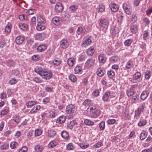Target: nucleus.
I'll list each match as a JSON object with an SVG mask.
<instances>
[{"label": "nucleus", "instance_id": "bb28decb", "mask_svg": "<svg viewBox=\"0 0 152 152\" xmlns=\"http://www.w3.org/2000/svg\"><path fill=\"white\" fill-rule=\"evenodd\" d=\"M37 103V102L35 101H30L27 102L26 104L28 108H30L36 104Z\"/></svg>", "mask_w": 152, "mask_h": 152}, {"label": "nucleus", "instance_id": "0eeeda50", "mask_svg": "<svg viewBox=\"0 0 152 152\" xmlns=\"http://www.w3.org/2000/svg\"><path fill=\"white\" fill-rule=\"evenodd\" d=\"M98 59L99 63L104 64L106 62L107 58L105 55L102 53L99 55Z\"/></svg>", "mask_w": 152, "mask_h": 152}, {"label": "nucleus", "instance_id": "cd10ccee", "mask_svg": "<svg viewBox=\"0 0 152 152\" xmlns=\"http://www.w3.org/2000/svg\"><path fill=\"white\" fill-rule=\"evenodd\" d=\"M75 59L73 58H69L67 60V62L69 66H72L74 64Z\"/></svg>", "mask_w": 152, "mask_h": 152}, {"label": "nucleus", "instance_id": "4be33fe9", "mask_svg": "<svg viewBox=\"0 0 152 152\" xmlns=\"http://www.w3.org/2000/svg\"><path fill=\"white\" fill-rule=\"evenodd\" d=\"M95 52L94 48L93 47H91L87 50L86 52L88 55L92 56Z\"/></svg>", "mask_w": 152, "mask_h": 152}, {"label": "nucleus", "instance_id": "0e129e2a", "mask_svg": "<svg viewBox=\"0 0 152 152\" xmlns=\"http://www.w3.org/2000/svg\"><path fill=\"white\" fill-rule=\"evenodd\" d=\"M99 91L98 89L95 90L92 93V94L94 96H97L99 95Z\"/></svg>", "mask_w": 152, "mask_h": 152}, {"label": "nucleus", "instance_id": "20e7f679", "mask_svg": "<svg viewBox=\"0 0 152 152\" xmlns=\"http://www.w3.org/2000/svg\"><path fill=\"white\" fill-rule=\"evenodd\" d=\"M75 106L72 104H70L66 107V112L68 114H71L74 113L75 111Z\"/></svg>", "mask_w": 152, "mask_h": 152}, {"label": "nucleus", "instance_id": "a18cd8bd", "mask_svg": "<svg viewBox=\"0 0 152 152\" xmlns=\"http://www.w3.org/2000/svg\"><path fill=\"white\" fill-rule=\"evenodd\" d=\"M77 7L75 5H72L70 6L69 8V10L72 12H75L77 9Z\"/></svg>", "mask_w": 152, "mask_h": 152}, {"label": "nucleus", "instance_id": "37998d69", "mask_svg": "<svg viewBox=\"0 0 152 152\" xmlns=\"http://www.w3.org/2000/svg\"><path fill=\"white\" fill-rule=\"evenodd\" d=\"M84 123L86 125L89 126H92L94 124L93 122L87 119L85 120Z\"/></svg>", "mask_w": 152, "mask_h": 152}, {"label": "nucleus", "instance_id": "9b49d317", "mask_svg": "<svg viewBox=\"0 0 152 152\" xmlns=\"http://www.w3.org/2000/svg\"><path fill=\"white\" fill-rule=\"evenodd\" d=\"M46 37V34L44 33H37L36 34L37 39L40 41H42L45 39Z\"/></svg>", "mask_w": 152, "mask_h": 152}, {"label": "nucleus", "instance_id": "bf43d9fd", "mask_svg": "<svg viewBox=\"0 0 152 152\" xmlns=\"http://www.w3.org/2000/svg\"><path fill=\"white\" fill-rule=\"evenodd\" d=\"M42 131L39 129H37L35 131V134L36 136H39L42 134Z\"/></svg>", "mask_w": 152, "mask_h": 152}, {"label": "nucleus", "instance_id": "8fccbe9b", "mask_svg": "<svg viewBox=\"0 0 152 152\" xmlns=\"http://www.w3.org/2000/svg\"><path fill=\"white\" fill-rule=\"evenodd\" d=\"M141 76V73L139 72H137L134 74V80H137L140 78Z\"/></svg>", "mask_w": 152, "mask_h": 152}, {"label": "nucleus", "instance_id": "4d7b16f0", "mask_svg": "<svg viewBox=\"0 0 152 152\" xmlns=\"http://www.w3.org/2000/svg\"><path fill=\"white\" fill-rule=\"evenodd\" d=\"M33 80L37 83H40L42 82V81L39 77H36L33 78Z\"/></svg>", "mask_w": 152, "mask_h": 152}, {"label": "nucleus", "instance_id": "2eb2a0df", "mask_svg": "<svg viewBox=\"0 0 152 152\" xmlns=\"http://www.w3.org/2000/svg\"><path fill=\"white\" fill-rule=\"evenodd\" d=\"M109 7L112 11L113 12L117 11L119 9L118 5L116 4L111 3L110 4Z\"/></svg>", "mask_w": 152, "mask_h": 152}, {"label": "nucleus", "instance_id": "aec40b11", "mask_svg": "<svg viewBox=\"0 0 152 152\" xmlns=\"http://www.w3.org/2000/svg\"><path fill=\"white\" fill-rule=\"evenodd\" d=\"M75 73L76 74H81L83 72L82 67L80 66H77L74 69Z\"/></svg>", "mask_w": 152, "mask_h": 152}, {"label": "nucleus", "instance_id": "4c0bfd02", "mask_svg": "<svg viewBox=\"0 0 152 152\" xmlns=\"http://www.w3.org/2000/svg\"><path fill=\"white\" fill-rule=\"evenodd\" d=\"M115 75V72L113 70H110L107 71V75L109 77L111 78Z\"/></svg>", "mask_w": 152, "mask_h": 152}, {"label": "nucleus", "instance_id": "49530a36", "mask_svg": "<svg viewBox=\"0 0 152 152\" xmlns=\"http://www.w3.org/2000/svg\"><path fill=\"white\" fill-rule=\"evenodd\" d=\"M118 59V57L117 56L112 57L110 59V61L112 63L117 62Z\"/></svg>", "mask_w": 152, "mask_h": 152}, {"label": "nucleus", "instance_id": "7ed1b4c3", "mask_svg": "<svg viewBox=\"0 0 152 152\" xmlns=\"http://www.w3.org/2000/svg\"><path fill=\"white\" fill-rule=\"evenodd\" d=\"M145 104L144 103H142L141 104L140 107H139L137 110L135 111L134 117H139L142 112L144 108Z\"/></svg>", "mask_w": 152, "mask_h": 152}, {"label": "nucleus", "instance_id": "c85d7f7f", "mask_svg": "<svg viewBox=\"0 0 152 152\" xmlns=\"http://www.w3.org/2000/svg\"><path fill=\"white\" fill-rule=\"evenodd\" d=\"M61 136L63 138L67 139L69 137V134L66 131H63L61 134Z\"/></svg>", "mask_w": 152, "mask_h": 152}, {"label": "nucleus", "instance_id": "680f3d73", "mask_svg": "<svg viewBox=\"0 0 152 152\" xmlns=\"http://www.w3.org/2000/svg\"><path fill=\"white\" fill-rule=\"evenodd\" d=\"M133 66L132 62L131 61H129L127 63L126 67L127 69L132 68Z\"/></svg>", "mask_w": 152, "mask_h": 152}, {"label": "nucleus", "instance_id": "393cba45", "mask_svg": "<svg viewBox=\"0 0 152 152\" xmlns=\"http://www.w3.org/2000/svg\"><path fill=\"white\" fill-rule=\"evenodd\" d=\"M48 132V135L50 137H54L56 134V131L52 129L49 130Z\"/></svg>", "mask_w": 152, "mask_h": 152}, {"label": "nucleus", "instance_id": "13d9d810", "mask_svg": "<svg viewBox=\"0 0 152 152\" xmlns=\"http://www.w3.org/2000/svg\"><path fill=\"white\" fill-rule=\"evenodd\" d=\"M18 80H17L15 79L14 78H12L9 81V83L10 84L12 85L16 84L18 82Z\"/></svg>", "mask_w": 152, "mask_h": 152}, {"label": "nucleus", "instance_id": "6ab92c4d", "mask_svg": "<svg viewBox=\"0 0 152 152\" xmlns=\"http://www.w3.org/2000/svg\"><path fill=\"white\" fill-rule=\"evenodd\" d=\"M110 95V92L108 91H106L102 96V100L104 102H107L108 100L109 96Z\"/></svg>", "mask_w": 152, "mask_h": 152}, {"label": "nucleus", "instance_id": "e433bc0d", "mask_svg": "<svg viewBox=\"0 0 152 152\" xmlns=\"http://www.w3.org/2000/svg\"><path fill=\"white\" fill-rule=\"evenodd\" d=\"M83 28L85 34H86L88 32L90 31L91 30V28L88 25L85 26Z\"/></svg>", "mask_w": 152, "mask_h": 152}, {"label": "nucleus", "instance_id": "c756f323", "mask_svg": "<svg viewBox=\"0 0 152 152\" xmlns=\"http://www.w3.org/2000/svg\"><path fill=\"white\" fill-rule=\"evenodd\" d=\"M12 118L13 121L17 124L20 123L21 118L18 115H14Z\"/></svg>", "mask_w": 152, "mask_h": 152}, {"label": "nucleus", "instance_id": "5701e85b", "mask_svg": "<svg viewBox=\"0 0 152 152\" xmlns=\"http://www.w3.org/2000/svg\"><path fill=\"white\" fill-rule=\"evenodd\" d=\"M66 120V117L64 115H62L60 116L56 121V122L58 123L62 124L64 123Z\"/></svg>", "mask_w": 152, "mask_h": 152}, {"label": "nucleus", "instance_id": "774afa93", "mask_svg": "<svg viewBox=\"0 0 152 152\" xmlns=\"http://www.w3.org/2000/svg\"><path fill=\"white\" fill-rule=\"evenodd\" d=\"M132 40L131 39H129L126 40L124 42L125 45L126 46H129L131 43L132 42Z\"/></svg>", "mask_w": 152, "mask_h": 152}, {"label": "nucleus", "instance_id": "412c9836", "mask_svg": "<svg viewBox=\"0 0 152 152\" xmlns=\"http://www.w3.org/2000/svg\"><path fill=\"white\" fill-rule=\"evenodd\" d=\"M149 94L147 90H145L142 92L140 96L141 99L144 100L146 99Z\"/></svg>", "mask_w": 152, "mask_h": 152}, {"label": "nucleus", "instance_id": "72a5a7b5", "mask_svg": "<svg viewBox=\"0 0 152 152\" xmlns=\"http://www.w3.org/2000/svg\"><path fill=\"white\" fill-rule=\"evenodd\" d=\"M86 58V54L83 53L80 55L79 60L80 61H84Z\"/></svg>", "mask_w": 152, "mask_h": 152}, {"label": "nucleus", "instance_id": "a211bd4d", "mask_svg": "<svg viewBox=\"0 0 152 152\" xmlns=\"http://www.w3.org/2000/svg\"><path fill=\"white\" fill-rule=\"evenodd\" d=\"M38 23L44 25L46 22V20L42 16H39L37 17Z\"/></svg>", "mask_w": 152, "mask_h": 152}, {"label": "nucleus", "instance_id": "c03bdc74", "mask_svg": "<svg viewBox=\"0 0 152 152\" xmlns=\"http://www.w3.org/2000/svg\"><path fill=\"white\" fill-rule=\"evenodd\" d=\"M40 108V106L39 105H37L36 106H34L31 110L30 112L31 113H34L36 112L37 110H39Z\"/></svg>", "mask_w": 152, "mask_h": 152}, {"label": "nucleus", "instance_id": "b1692460", "mask_svg": "<svg viewBox=\"0 0 152 152\" xmlns=\"http://www.w3.org/2000/svg\"><path fill=\"white\" fill-rule=\"evenodd\" d=\"M53 23L56 26H58L60 24L59 19L57 17H53L52 20Z\"/></svg>", "mask_w": 152, "mask_h": 152}, {"label": "nucleus", "instance_id": "052dcab7", "mask_svg": "<svg viewBox=\"0 0 152 152\" xmlns=\"http://www.w3.org/2000/svg\"><path fill=\"white\" fill-rule=\"evenodd\" d=\"M119 32V31L118 28L115 27L112 31V34L114 36H115Z\"/></svg>", "mask_w": 152, "mask_h": 152}, {"label": "nucleus", "instance_id": "ddd939ff", "mask_svg": "<svg viewBox=\"0 0 152 152\" xmlns=\"http://www.w3.org/2000/svg\"><path fill=\"white\" fill-rule=\"evenodd\" d=\"M123 8L126 14L129 15L131 14V10L129 6L126 3H124L123 4Z\"/></svg>", "mask_w": 152, "mask_h": 152}, {"label": "nucleus", "instance_id": "473e14b6", "mask_svg": "<svg viewBox=\"0 0 152 152\" xmlns=\"http://www.w3.org/2000/svg\"><path fill=\"white\" fill-rule=\"evenodd\" d=\"M43 148V147L39 145H36L35 146V150L36 152H41Z\"/></svg>", "mask_w": 152, "mask_h": 152}, {"label": "nucleus", "instance_id": "338daca9", "mask_svg": "<svg viewBox=\"0 0 152 152\" xmlns=\"http://www.w3.org/2000/svg\"><path fill=\"white\" fill-rule=\"evenodd\" d=\"M26 12L27 13L28 15L33 14L35 13V10L34 9H30L28 10Z\"/></svg>", "mask_w": 152, "mask_h": 152}, {"label": "nucleus", "instance_id": "dca6fc26", "mask_svg": "<svg viewBox=\"0 0 152 152\" xmlns=\"http://www.w3.org/2000/svg\"><path fill=\"white\" fill-rule=\"evenodd\" d=\"M24 39L25 38L23 36H18L16 38L15 42L17 44H20L23 42Z\"/></svg>", "mask_w": 152, "mask_h": 152}, {"label": "nucleus", "instance_id": "f257e3e1", "mask_svg": "<svg viewBox=\"0 0 152 152\" xmlns=\"http://www.w3.org/2000/svg\"><path fill=\"white\" fill-rule=\"evenodd\" d=\"M35 71L41 76L45 80L50 79L52 77V73L51 72L43 71L41 67L37 66L35 69Z\"/></svg>", "mask_w": 152, "mask_h": 152}, {"label": "nucleus", "instance_id": "de8ad7c7", "mask_svg": "<svg viewBox=\"0 0 152 152\" xmlns=\"http://www.w3.org/2000/svg\"><path fill=\"white\" fill-rule=\"evenodd\" d=\"M69 79L72 82H75L76 80V78L75 75L71 74L69 76Z\"/></svg>", "mask_w": 152, "mask_h": 152}, {"label": "nucleus", "instance_id": "1a4fd4ad", "mask_svg": "<svg viewBox=\"0 0 152 152\" xmlns=\"http://www.w3.org/2000/svg\"><path fill=\"white\" fill-rule=\"evenodd\" d=\"M69 42L66 39H63L60 42V45L62 48H66L68 46Z\"/></svg>", "mask_w": 152, "mask_h": 152}, {"label": "nucleus", "instance_id": "58836bf2", "mask_svg": "<svg viewBox=\"0 0 152 152\" xmlns=\"http://www.w3.org/2000/svg\"><path fill=\"white\" fill-rule=\"evenodd\" d=\"M77 124L76 121L75 120H73L71 121L69 124L68 125V127L70 129H72L73 127V126Z\"/></svg>", "mask_w": 152, "mask_h": 152}, {"label": "nucleus", "instance_id": "c9c22d12", "mask_svg": "<svg viewBox=\"0 0 152 152\" xmlns=\"http://www.w3.org/2000/svg\"><path fill=\"white\" fill-rule=\"evenodd\" d=\"M49 115L51 118H54L57 115V113L55 110H53L50 112Z\"/></svg>", "mask_w": 152, "mask_h": 152}, {"label": "nucleus", "instance_id": "5fc2aeb1", "mask_svg": "<svg viewBox=\"0 0 152 152\" xmlns=\"http://www.w3.org/2000/svg\"><path fill=\"white\" fill-rule=\"evenodd\" d=\"M99 128L101 130H103L105 128V122L104 121L101 122L99 124Z\"/></svg>", "mask_w": 152, "mask_h": 152}, {"label": "nucleus", "instance_id": "6e6d98bb", "mask_svg": "<svg viewBox=\"0 0 152 152\" xmlns=\"http://www.w3.org/2000/svg\"><path fill=\"white\" fill-rule=\"evenodd\" d=\"M144 75L145 79L147 80L149 79L151 76L150 71H146L145 72Z\"/></svg>", "mask_w": 152, "mask_h": 152}, {"label": "nucleus", "instance_id": "f8f14e48", "mask_svg": "<svg viewBox=\"0 0 152 152\" xmlns=\"http://www.w3.org/2000/svg\"><path fill=\"white\" fill-rule=\"evenodd\" d=\"M55 9L56 12H62L63 10V7L62 4L58 2L57 3L55 7Z\"/></svg>", "mask_w": 152, "mask_h": 152}, {"label": "nucleus", "instance_id": "6e6552de", "mask_svg": "<svg viewBox=\"0 0 152 152\" xmlns=\"http://www.w3.org/2000/svg\"><path fill=\"white\" fill-rule=\"evenodd\" d=\"M95 61L94 58H91L87 60L86 63V65L88 68L90 67L94 64Z\"/></svg>", "mask_w": 152, "mask_h": 152}, {"label": "nucleus", "instance_id": "9d476101", "mask_svg": "<svg viewBox=\"0 0 152 152\" xmlns=\"http://www.w3.org/2000/svg\"><path fill=\"white\" fill-rule=\"evenodd\" d=\"M47 48V46L45 44L39 45L37 48V51L39 52H42L45 51Z\"/></svg>", "mask_w": 152, "mask_h": 152}, {"label": "nucleus", "instance_id": "a878e982", "mask_svg": "<svg viewBox=\"0 0 152 152\" xmlns=\"http://www.w3.org/2000/svg\"><path fill=\"white\" fill-rule=\"evenodd\" d=\"M77 33L79 35L81 34L85 35L84 28L82 27H78L77 30Z\"/></svg>", "mask_w": 152, "mask_h": 152}, {"label": "nucleus", "instance_id": "2f4dec72", "mask_svg": "<svg viewBox=\"0 0 152 152\" xmlns=\"http://www.w3.org/2000/svg\"><path fill=\"white\" fill-rule=\"evenodd\" d=\"M45 28L44 25L38 23L36 26V29L38 31H41L44 30Z\"/></svg>", "mask_w": 152, "mask_h": 152}, {"label": "nucleus", "instance_id": "7c9ffc66", "mask_svg": "<svg viewBox=\"0 0 152 152\" xmlns=\"http://www.w3.org/2000/svg\"><path fill=\"white\" fill-rule=\"evenodd\" d=\"M6 63L7 65L9 66H13L15 64V61L11 59L7 61Z\"/></svg>", "mask_w": 152, "mask_h": 152}, {"label": "nucleus", "instance_id": "a19ab883", "mask_svg": "<svg viewBox=\"0 0 152 152\" xmlns=\"http://www.w3.org/2000/svg\"><path fill=\"white\" fill-rule=\"evenodd\" d=\"M139 95L136 94L134 96V103H139L140 100L139 99Z\"/></svg>", "mask_w": 152, "mask_h": 152}, {"label": "nucleus", "instance_id": "4468645a", "mask_svg": "<svg viewBox=\"0 0 152 152\" xmlns=\"http://www.w3.org/2000/svg\"><path fill=\"white\" fill-rule=\"evenodd\" d=\"M58 141L54 140L51 141L48 145V147L49 148H52L56 146L58 144Z\"/></svg>", "mask_w": 152, "mask_h": 152}, {"label": "nucleus", "instance_id": "69168bd1", "mask_svg": "<svg viewBox=\"0 0 152 152\" xmlns=\"http://www.w3.org/2000/svg\"><path fill=\"white\" fill-rule=\"evenodd\" d=\"M40 57L39 55H36L33 56L31 58L34 61H37L39 60Z\"/></svg>", "mask_w": 152, "mask_h": 152}, {"label": "nucleus", "instance_id": "423d86ee", "mask_svg": "<svg viewBox=\"0 0 152 152\" xmlns=\"http://www.w3.org/2000/svg\"><path fill=\"white\" fill-rule=\"evenodd\" d=\"M92 41V39L91 37H90L83 41L82 44V46L84 47H86V46H88L90 44Z\"/></svg>", "mask_w": 152, "mask_h": 152}, {"label": "nucleus", "instance_id": "e2e57ef3", "mask_svg": "<svg viewBox=\"0 0 152 152\" xmlns=\"http://www.w3.org/2000/svg\"><path fill=\"white\" fill-rule=\"evenodd\" d=\"M67 149L68 150H73L74 147L73 146L71 143L68 144L66 146Z\"/></svg>", "mask_w": 152, "mask_h": 152}, {"label": "nucleus", "instance_id": "09e8293b", "mask_svg": "<svg viewBox=\"0 0 152 152\" xmlns=\"http://www.w3.org/2000/svg\"><path fill=\"white\" fill-rule=\"evenodd\" d=\"M28 149L26 146H23L18 150V152H27Z\"/></svg>", "mask_w": 152, "mask_h": 152}, {"label": "nucleus", "instance_id": "f3484780", "mask_svg": "<svg viewBox=\"0 0 152 152\" xmlns=\"http://www.w3.org/2000/svg\"><path fill=\"white\" fill-rule=\"evenodd\" d=\"M104 68L102 67L99 68L96 71V74L99 77L103 76L105 74V72L103 71Z\"/></svg>", "mask_w": 152, "mask_h": 152}, {"label": "nucleus", "instance_id": "79ce46f5", "mask_svg": "<svg viewBox=\"0 0 152 152\" xmlns=\"http://www.w3.org/2000/svg\"><path fill=\"white\" fill-rule=\"evenodd\" d=\"M20 28L23 30H25L27 28V25L25 23H20L19 25Z\"/></svg>", "mask_w": 152, "mask_h": 152}, {"label": "nucleus", "instance_id": "f03ea898", "mask_svg": "<svg viewBox=\"0 0 152 152\" xmlns=\"http://www.w3.org/2000/svg\"><path fill=\"white\" fill-rule=\"evenodd\" d=\"M109 24L108 21L104 18L101 19L99 23V25L101 27L102 30L104 31H106L107 29Z\"/></svg>", "mask_w": 152, "mask_h": 152}, {"label": "nucleus", "instance_id": "3c124183", "mask_svg": "<svg viewBox=\"0 0 152 152\" xmlns=\"http://www.w3.org/2000/svg\"><path fill=\"white\" fill-rule=\"evenodd\" d=\"M133 87H131L130 89L129 90H128L127 91V94L128 96H132L133 95Z\"/></svg>", "mask_w": 152, "mask_h": 152}, {"label": "nucleus", "instance_id": "39448f33", "mask_svg": "<svg viewBox=\"0 0 152 152\" xmlns=\"http://www.w3.org/2000/svg\"><path fill=\"white\" fill-rule=\"evenodd\" d=\"M100 111L98 109H97L92 112H91L90 114V116L92 118H96L98 117L100 114Z\"/></svg>", "mask_w": 152, "mask_h": 152}, {"label": "nucleus", "instance_id": "f704fd0d", "mask_svg": "<svg viewBox=\"0 0 152 152\" xmlns=\"http://www.w3.org/2000/svg\"><path fill=\"white\" fill-rule=\"evenodd\" d=\"M36 24V18L35 17H33L31 19L30 24L32 27H34Z\"/></svg>", "mask_w": 152, "mask_h": 152}, {"label": "nucleus", "instance_id": "864d4df0", "mask_svg": "<svg viewBox=\"0 0 152 152\" xmlns=\"http://www.w3.org/2000/svg\"><path fill=\"white\" fill-rule=\"evenodd\" d=\"M91 102V101L90 100L88 99H86L83 102V105L86 106H88L90 104Z\"/></svg>", "mask_w": 152, "mask_h": 152}, {"label": "nucleus", "instance_id": "ea45409f", "mask_svg": "<svg viewBox=\"0 0 152 152\" xmlns=\"http://www.w3.org/2000/svg\"><path fill=\"white\" fill-rule=\"evenodd\" d=\"M147 135V134L145 131H144L141 133L140 138L141 140H143L145 139Z\"/></svg>", "mask_w": 152, "mask_h": 152}, {"label": "nucleus", "instance_id": "603ef678", "mask_svg": "<svg viewBox=\"0 0 152 152\" xmlns=\"http://www.w3.org/2000/svg\"><path fill=\"white\" fill-rule=\"evenodd\" d=\"M61 63V61L59 60L55 59L53 61V63L54 65L56 66H58Z\"/></svg>", "mask_w": 152, "mask_h": 152}]
</instances>
